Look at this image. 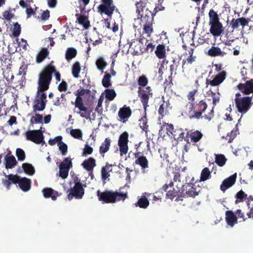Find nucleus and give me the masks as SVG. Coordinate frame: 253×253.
<instances>
[{
	"instance_id": "obj_1",
	"label": "nucleus",
	"mask_w": 253,
	"mask_h": 253,
	"mask_svg": "<svg viewBox=\"0 0 253 253\" xmlns=\"http://www.w3.org/2000/svg\"><path fill=\"white\" fill-rule=\"evenodd\" d=\"M51 61L39 74L38 82V91L44 92L48 89L51 83L53 72L55 71V67L52 65Z\"/></svg>"
},
{
	"instance_id": "obj_2",
	"label": "nucleus",
	"mask_w": 253,
	"mask_h": 253,
	"mask_svg": "<svg viewBox=\"0 0 253 253\" xmlns=\"http://www.w3.org/2000/svg\"><path fill=\"white\" fill-rule=\"evenodd\" d=\"M7 179H2L3 184L7 189H10V186L12 183L18 184L20 189L24 192L28 191L31 187V181L27 177H21L20 176L12 174L5 175Z\"/></svg>"
},
{
	"instance_id": "obj_3",
	"label": "nucleus",
	"mask_w": 253,
	"mask_h": 253,
	"mask_svg": "<svg viewBox=\"0 0 253 253\" xmlns=\"http://www.w3.org/2000/svg\"><path fill=\"white\" fill-rule=\"evenodd\" d=\"M98 200L104 203H115L121 201H124L127 197V192L123 193L117 191H108L97 192Z\"/></svg>"
},
{
	"instance_id": "obj_4",
	"label": "nucleus",
	"mask_w": 253,
	"mask_h": 253,
	"mask_svg": "<svg viewBox=\"0 0 253 253\" xmlns=\"http://www.w3.org/2000/svg\"><path fill=\"white\" fill-rule=\"evenodd\" d=\"M234 102L238 111L242 114H246L253 104L252 97H242L239 92L236 93Z\"/></svg>"
},
{
	"instance_id": "obj_5",
	"label": "nucleus",
	"mask_w": 253,
	"mask_h": 253,
	"mask_svg": "<svg viewBox=\"0 0 253 253\" xmlns=\"http://www.w3.org/2000/svg\"><path fill=\"white\" fill-rule=\"evenodd\" d=\"M189 116L190 119H200L202 118L203 113L207 109L208 105L203 100L198 103H189Z\"/></svg>"
},
{
	"instance_id": "obj_6",
	"label": "nucleus",
	"mask_w": 253,
	"mask_h": 253,
	"mask_svg": "<svg viewBox=\"0 0 253 253\" xmlns=\"http://www.w3.org/2000/svg\"><path fill=\"white\" fill-rule=\"evenodd\" d=\"M75 184L73 187H71L70 189L68 190L69 193L68 194V198L70 201L72 200L73 198L76 199H81L84 195L85 191L84 187L86 186L83 184L80 179H77L74 180Z\"/></svg>"
},
{
	"instance_id": "obj_7",
	"label": "nucleus",
	"mask_w": 253,
	"mask_h": 253,
	"mask_svg": "<svg viewBox=\"0 0 253 253\" xmlns=\"http://www.w3.org/2000/svg\"><path fill=\"white\" fill-rule=\"evenodd\" d=\"M46 94L44 92L37 91L35 99L33 101V112L43 111L47 102Z\"/></svg>"
},
{
	"instance_id": "obj_8",
	"label": "nucleus",
	"mask_w": 253,
	"mask_h": 253,
	"mask_svg": "<svg viewBox=\"0 0 253 253\" xmlns=\"http://www.w3.org/2000/svg\"><path fill=\"white\" fill-rule=\"evenodd\" d=\"M181 190L182 191V194L184 195L182 196V201L184 198H186L189 197L194 198L198 195L201 190V188L199 186H196L193 183H185V184H181Z\"/></svg>"
},
{
	"instance_id": "obj_9",
	"label": "nucleus",
	"mask_w": 253,
	"mask_h": 253,
	"mask_svg": "<svg viewBox=\"0 0 253 253\" xmlns=\"http://www.w3.org/2000/svg\"><path fill=\"white\" fill-rule=\"evenodd\" d=\"M42 127L37 130H30L25 132V135L26 139L36 144H44V135L42 130Z\"/></svg>"
},
{
	"instance_id": "obj_10",
	"label": "nucleus",
	"mask_w": 253,
	"mask_h": 253,
	"mask_svg": "<svg viewBox=\"0 0 253 253\" xmlns=\"http://www.w3.org/2000/svg\"><path fill=\"white\" fill-rule=\"evenodd\" d=\"M80 89L77 90L75 92L74 94L77 96L75 99V101L72 104H74L76 108H78L79 110V112L77 113L80 114V116L82 118H88L90 115L88 109L84 104L83 99L80 95H79Z\"/></svg>"
},
{
	"instance_id": "obj_11",
	"label": "nucleus",
	"mask_w": 253,
	"mask_h": 253,
	"mask_svg": "<svg viewBox=\"0 0 253 253\" xmlns=\"http://www.w3.org/2000/svg\"><path fill=\"white\" fill-rule=\"evenodd\" d=\"M101 3L97 7L98 12L101 14H104L111 18L116 6L113 0H101Z\"/></svg>"
},
{
	"instance_id": "obj_12",
	"label": "nucleus",
	"mask_w": 253,
	"mask_h": 253,
	"mask_svg": "<svg viewBox=\"0 0 253 253\" xmlns=\"http://www.w3.org/2000/svg\"><path fill=\"white\" fill-rule=\"evenodd\" d=\"M138 95L140 98L143 108L145 110L148 106V103L150 96L152 97L153 92L150 86H147L145 89L139 87L138 90Z\"/></svg>"
},
{
	"instance_id": "obj_13",
	"label": "nucleus",
	"mask_w": 253,
	"mask_h": 253,
	"mask_svg": "<svg viewBox=\"0 0 253 253\" xmlns=\"http://www.w3.org/2000/svg\"><path fill=\"white\" fill-rule=\"evenodd\" d=\"M140 144V143L138 145L136 144L135 145L136 151V152L133 153L134 157L136 158L134 163L136 165H139L142 170V172L145 173V169L149 168V162L145 156L141 155V152H137V149Z\"/></svg>"
},
{
	"instance_id": "obj_14",
	"label": "nucleus",
	"mask_w": 253,
	"mask_h": 253,
	"mask_svg": "<svg viewBox=\"0 0 253 253\" xmlns=\"http://www.w3.org/2000/svg\"><path fill=\"white\" fill-rule=\"evenodd\" d=\"M128 133L126 131L123 132L119 136L118 140V146L120 155L126 154L128 150Z\"/></svg>"
},
{
	"instance_id": "obj_15",
	"label": "nucleus",
	"mask_w": 253,
	"mask_h": 253,
	"mask_svg": "<svg viewBox=\"0 0 253 253\" xmlns=\"http://www.w3.org/2000/svg\"><path fill=\"white\" fill-rule=\"evenodd\" d=\"M203 136V134L201 131L190 130L187 131L186 134L185 141L188 144L192 142L195 144L201 139Z\"/></svg>"
},
{
	"instance_id": "obj_16",
	"label": "nucleus",
	"mask_w": 253,
	"mask_h": 253,
	"mask_svg": "<svg viewBox=\"0 0 253 253\" xmlns=\"http://www.w3.org/2000/svg\"><path fill=\"white\" fill-rule=\"evenodd\" d=\"M182 191L181 185H176V188H173L172 190H169L166 193V196L168 199L173 200L175 198V201H182Z\"/></svg>"
},
{
	"instance_id": "obj_17",
	"label": "nucleus",
	"mask_w": 253,
	"mask_h": 253,
	"mask_svg": "<svg viewBox=\"0 0 253 253\" xmlns=\"http://www.w3.org/2000/svg\"><path fill=\"white\" fill-rule=\"evenodd\" d=\"M243 93L249 95L253 93V80L247 81L245 83H239L237 86Z\"/></svg>"
},
{
	"instance_id": "obj_18",
	"label": "nucleus",
	"mask_w": 253,
	"mask_h": 253,
	"mask_svg": "<svg viewBox=\"0 0 253 253\" xmlns=\"http://www.w3.org/2000/svg\"><path fill=\"white\" fill-rule=\"evenodd\" d=\"M138 15V18L140 19L141 24L153 23L155 14L149 10L148 9H146Z\"/></svg>"
},
{
	"instance_id": "obj_19",
	"label": "nucleus",
	"mask_w": 253,
	"mask_h": 253,
	"mask_svg": "<svg viewBox=\"0 0 253 253\" xmlns=\"http://www.w3.org/2000/svg\"><path fill=\"white\" fill-rule=\"evenodd\" d=\"M211 94L212 97V104L213 106L212 109L209 112L208 114H205L204 116V118L205 119L210 121L212 118H213L214 116V112L213 109L214 107L216 105V104L219 103L220 101V94L219 93H216L212 91H211Z\"/></svg>"
},
{
	"instance_id": "obj_20",
	"label": "nucleus",
	"mask_w": 253,
	"mask_h": 253,
	"mask_svg": "<svg viewBox=\"0 0 253 253\" xmlns=\"http://www.w3.org/2000/svg\"><path fill=\"white\" fill-rule=\"evenodd\" d=\"M236 178L237 174L236 173H235L228 178L225 179L220 185V190L223 192H225L227 189L232 187L235 184Z\"/></svg>"
},
{
	"instance_id": "obj_21",
	"label": "nucleus",
	"mask_w": 253,
	"mask_h": 253,
	"mask_svg": "<svg viewBox=\"0 0 253 253\" xmlns=\"http://www.w3.org/2000/svg\"><path fill=\"white\" fill-rule=\"evenodd\" d=\"M226 72L223 71L217 74L212 80H207L206 84H210L212 86H218L221 84L226 78Z\"/></svg>"
},
{
	"instance_id": "obj_22",
	"label": "nucleus",
	"mask_w": 253,
	"mask_h": 253,
	"mask_svg": "<svg viewBox=\"0 0 253 253\" xmlns=\"http://www.w3.org/2000/svg\"><path fill=\"white\" fill-rule=\"evenodd\" d=\"M249 19L245 17H241L237 19H232L230 23V25L233 29H237L239 25H241L243 28L248 25Z\"/></svg>"
},
{
	"instance_id": "obj_23",
	"label": "nucleus",
	"mask_w": 253,
	"mask_h": 253,
	"mask_svg": "<svg viewBox=\"0 0 253 253\" xmlns=\"http://www.w3.org/2000/svg\"><path fill=\"white\" fill-rule=\"evenodd\" d=\"M211 26L210 31L215 37L219 36L222 33L223 26L220 22L209 24Z\"/></svg>"
},
{
	"instance_id": "obj_24",
	"label": "nucleus",
	"mask_w": 253,
	"mask_h": 253,
	"mask_svg": "<svg viewBox=\"0 0 253 253\" xmlns=\"http://www.w3.org/2000/svg\"><path fill=\"white\" fill-rule=\"evenodd\" d=\"M225 221L228 225L233 227L238 222L237 217L232 211L225 212Z\"/></svg>"
},
{
	"instance_id": "obj_25",
	"label": "nucleus",
	"mask_w": 253,
	"mask_h": 253,
	"mask_svg": "<svg viewBox=\"0 0 253 253\" xmlns=\"http://www.w3.org/2000/svg\"><path fill=\"white\" fill-rule=\"evenodd\" d=\"M5 167L6 169H11L16 166L17 162L12 155L8 154L4 157Z\"/></svg>"
},
{
	"instance_id": "obj_26",
	"label": "nucleus",
	"mask_w": 253,
	"mask_h": 253,
	"mask_svg": "<svg viewBox=\"0 0 253 253\" xmlns=\"http://www.w3.org/2000/svg\"><path fill=\"white\" fill-rule=\"evenodd\" d=\"M44 198H51L53 201L56 200L57 196H59L58 192L54 191L51 188H45L42 190Z\"/></svg>"
},
{
	"instance_id": "obj_27",
	"label": "nucleus",
	"mask_w": 253,
	"mask_h": 253,
	"mask_svg": "<svg viewBox=\"0 0 253 253\" xmlns=\"http://www.w3.org/2000/svg\"><path fill=\"white\" fill-rule=\"evenodd\" d=\"M131 110L129 107L124 105L118 112V116L121 120H125L130 117Z\"/></svg>"
},
{
	"instance_id": "obj_28",
	"label": "nucleus",
	"mask_w": 253,
	"mask_h": 253,
	"mask_svg": "<svg viewBox=\"0 0 253 253\" xmlns=\"http://www.w3.org/2000/svg\"><path fill=\"white\" fill-rule=\"evenodd\" d=\"M82 166L88 171H92L93 168L96 166L95 160L92 157H89L83 162Z\"/></svg>"
},
{
	"instance_id": "obj_29",
	"label": "nucleus",
	"mask_w": 253,
	"mask_h": 253,
	"mask_svg": "<svg viewBox=\"0 0 253 253\" xmlns=\"http://www.w3.org/2000/svg\"><path fill=\"white\" fill-rule=\"evenodd\" d=\"M111 140L109 138H106L103 142L101 143L99 147V153L100 154L104 157V154L107 152L111 146Z\"/></svg>"
},
{
	"instance_id": "obj_30",
	"label": "nucleus",
	"mask_w": 253,
	"mask_h": 253,
	"mask_svg": "<svg viewBox=\"0 0 253 253\" xmlns=\"http://www.w3.org/2000/svg\"><path fill=\"white\" fill-rule=\"evenodd\" d=\"M78 23L83 25L84 29H87L90 26V22L88 18L84 15L79 13L76 14Z\"/></svg>"
},
{
	"instance_id": "obj_31",
	"label": "nucleus",
	"mask_w": 253,
	"mask_h": 253,
	"mask_svg": "<svg viewBox=\"0 0 253 253\" xmlns=\"http://www.w3.org/2000/svg\"><path fill=\"white\" fill-rule=\"evenodd\" d=\"M47 48H42L36 56V62L40 63L42 62L49 55Z\"/></svg>"
},
{
	"instance_id": "obj_32",
	"label": "nucleus",
	"mask_w": 253,
	"mask_h": 253,
	"mask_svg": "<svg viewBox=\"0 0 253 253\" xmlns=\"http://www.w3.org/2000/svg\"><path fill=\"white\" fill-rule=\"evenodd\" d=\"M169 105L170 103L169 101L166 102L163 101V103L160 106L158 113L161 118H163L169 113L168 108Z\"/></svg>"
},
{
	"instance_id": "obj_33",
	"label": "nucleus",
	"mask_w": 253,
	"mask_h": 253,
	"mask_svg": "<svg viewBox=\"0 0 253 253\" xmlns=\"http://www.w3.org/2000/svg\"><path fill=\"white\" fill-rule=\"evenodd\" d=\"M208 54L211 57H215L218 56H223L225 53L222 51L221 49L217 46H212L208 52Z\"/></svg>"
},
{
	"instance_id": "obj_34",
	"label": "nucleus",
	"mask_w": 253,
	"mask_h": 253,
	"mask_svg": "<svg viewBox=\"0 0 253 253\" xmlns=\"http://www.w3.org/2000/svg\"><path fill=\"white\" fill-rule=\"evenodd\" d=\"M144 40V38H143L139 39L138 43L135 46V48L138 47V48H135L133 51V53L134 55H141L146 51L145 48L144 47L143 44Z\"/></svg>"
},
{
	"instance_id": "obj_35",
	"label": "nucleus",
	"mask_w": 253,
	"mask_h": 253,
	"mask_svg": "<svg viewBox=\"0 0 253 253\" xmlns=\"http://www.w3.org/2000/svg\"><path fill=\"white\" fill-rule=\"evenodd\" d=\"M77 55V50L74 47H68L65 53V59L68 62H70Z\"/></svg>"
},
{
	"instance_id": "obj_36",
	"label": "nucleus",
	"mask_w": 253,
	"mask_h": 253,
	"mask_svg": "<svg viewBox=\"0 0 253 253\" xmlns=\"http://www.w3.org/2000/svg\"><path fill=\"white\" fill-rule=\"evenodd\" d=\"M148 2V0H137L136 1V10L138 14H140L142 12L144 11V9L146 6Z\"/></svg>"
},
{
	"instance_id": "obj_37",
	"label": "nucleus",
	"mask_w": 253,
	"mask_h": 253,
	"mask_svg": "<svg viewBox=\"0 0 253 253\" xmlns=\"http://www.w3.org/2000/svg\"><path fill=\"white\" fill-rule=\"evenodd\" d=\"M73 167L72 159L70 158H65L63 161L60 164L59 168L65 169L69 171L70 169Z\"/></svg>"
},
{
	"instance_id": "obj_38",
	"label": "nucleus",
	"mask_w": 253,
	"mask_h": 253,
	"mask_svg": "<svg viewBox=\"0 0 253 253\" xmlns=\"http://www.w3.org/2000/svg\"><path fill=\"white\" fill-rule=\"evenodd\" d=\"M81 70V67L80 63L77 61L73 64L72 67V73L73 77L75 78H78L79 77Z\"/></svg>"
},
{
	"instance_id": "obj_39",
	"label": "nucleus",
	"mask_w": 253,
	"mask_h": 253,
	"mask_svg": "<svg viewBox=\"0 0 253 253\" xmlns=\"http://www.w3.org/2000/svg\"><path fill=\"white\" fill-rule=\"evenodd\" d=\"M149 205V202L147 198L145 196L142 197L138 200V201L135 204L136 207H139L140 208L146 209Z\"/></svg>"
},
{
	"instance_id": "obj_40",
	"label": "nucleus",
	"mask_w": 253,
	"mask_h": 253,
	"mask_svg": "<svg viewBox=\"0 0 253 253\" xmlns=\"http://www.w3.org/2000/svg\"><path fill=\"white\" fill-rule=\"evenodd\" d=\"M156 56L159 59H163L166 55L165 47L163 44H159L156 48L155 51Z\"/></svg>"
},
{
	"instance_id": "obj_41",
	"label": "nucleus",
	"mask_w": 253,
	"mask_h": 253,
	"mask_svg": "<svg viewBox=\"0 0 253 253\" xmlns=\"http://www.w3.org/2000/svg\"><path fill=\"white\" fill-rule=\"evenodd\" d=\"M164 129H166V133L167 134H168L169 132L171 134H173L174 127L171 124H169L166 123H164L161 127V129L159 130V134H162L163 133Z\"/></svg>"
},
{
	"instance_id": "obj_42",
	"label": "nucleus",
	"mask_w": 253,
	"mask_h": 253,
	"mask_svg": "<svg viewBox=\"0 0 253 253\" xmlns=\"http://www.w3.org/2000/svg\"><path fill=\"white\" fill-rule=\"evenodd\" d=\"M209 16L210 18L209 24L220 22L218 15L213 9L210 10Z\"/></svg>"
},
{
	"instance_id": "obj_43",
	"label": "nucleus",
	"mask_w": 253,
	"mask_h": 253,
	"mask_svg": "<svg viewBox=\"0 0 253 253\" xmlns=\"http://www.w3.org/2000/svg\"><path fill=\"white\" fill-rule=\"evenodd\" d=\"M211 177V172L208 168H204L201 173L200 181H205Z\"/></svg>"
},
{
	"instance_id": "obj_44",
	"label": "nucleus",
	"mask_w": 253,
	"mask_h": 253,
	"mask_svg": "<svg viewBox=\"0 0 253 253\" xmlns=\"http://www.w3.org/2000/svg\"><path fill=\"white\" fill-rule=\"evenodd\" d=\"M95 64L97 69L103 72V70L107 66V63L103 57H99L96 61Z\"/></svg>"
},
{
	"instance_id": "obj_45",
	"label": "nucleus",
	"mask_w": 253,
	"mask_h": 253,
	"mask_svg": "<svg viewBox=\"0 0 253 253\" xmlns=\"http://www.w3.org/2000/svg\"><path fill=\"white\" fill-rule=\"evenodd\" d=\"M35 116H33L30 121L31 125L42 123L43 116L42 115L36 113H34Z\"/></svg>"
},
{
	"instance_id": "obj_46",
	"label": "nucleus",
	"mask_w": 253,
	"mask_h": 253,
	"mask_svg": "<svg viewBox=\"0 0 253 253\" xmlns=\"http://www.w3.org/2000/svg\"><path fill=\"white\" fill-rule=\"evenodd\" d=\"M22 168L24 171L28 175H33L35 173V169L32 165L29 163H23Z\"/></svg>"
},
{
	"instance_id": "obj_47",
	"label": "nucleus",
	"mask_w": 253,
	"mask_h": 253,
	"mask_svg": "<svg viewBox=\"0 0 253 253\" xmlns=\"http://www.w3.org/2000/svg\"><path fill=\"white\" fill-rule=\"evenodd\" d=\"M111 75L107 72H105V75L102 80V84L104 87L108 88L111 85Z\"/></svg>"
},
{
	"instance_id": "obj_48",
	"label": "nucleus",
	"mask_w": 253,
	"mask_h": 253,
	"mask_svg": "<svg viewBox=\"0 0 253 253\" xmlns=\"http://www.w3.org/2000/svg\"><path fill=\"white\" fill-rule=\"evenodd\" d=\"M153 23L141 24L143 25V33L147 35L149 37L154 32L153 28Z\"/></svg>"
},
{
	"instance_id": "obj_49",
	"label": "nucleus",
	"mask_w": 253,
	"mask_h": 253,
	"mask_svg": "<svg viewBox=\"0 0 253 253\" xmlns=\"http://www.w3.org/2000/svg\"><path fill=\"white\" fill-rule=\"evenodd\" d=\"M227 159L223 154L215 155V162L219 167H223L226 163Z\"/></svg>"
},
{
	"instance_id": "obj_50",
	"label": "nucleus",
	"mask_w": 253,
	"mask_h": 253,
	"mask_svg": "<svg viewBox=\"0 0 253 253\" xmlns=\"http://www.w3.org/2000/svg\"><path fill=\"white\" fill-rule=\"evenodd\" d=\"M105 97L109 101H112L116 97L117 94L113 89H106L105 90Z\"/></svg>"
},
{
	"instance_id": "obj_51",
	"label": "nucleus",
	"mask_w": 253,
	"mask_h": 253,
	"mask_svg": "<svg viewBox=\"0 0 253 253\" xmlns=\"http://www.w3.org/2000/svg\"><path fill=\"white\" fill-rule=\"evenodd\" d=\"M238 130V128H236V129H234L230 132L227 133L225 138L228 141V143L232 142L234 139L236 137Z\"/></svg>"
},
{
	"instance_id": "obj_52",
	"label": "nucleus",
	"mask_w": 253,
	"mask_h": 253,
	"mask_svg": "<svg viewBox=\"0 0 253 253\" xmlns=\"http://www.w3.org/2000/svg\"><path fill=\"white\" fill-rule=\"evenodd\" d=\"M137 83L140 86L139 87H145L148 83V79L145 75H142L138 78Z\"/></svg>"
},
{
	"instance_id": "obj_53",
	"label": "nucleus",
	"mask_w": 253,
	"mask_h": 253,
	"mask_svg": "<svg viewBox=\"0 0 253 253\" xmlns=\"http://www.w3.org/2000/svg\"><path fill=\"white\" fill-rule=\"evenodd\" d=\"M139 125L140 128L143 131H144L146 133L148 132V125L147 124V119L145 116L143 117L139 120Z\"/></svg>"
},
{
	"instance_id": "obj_54",
	"label": "nucleus",
	"mask_w": 253,
	"mask_h": 253,
	"mask_svg": "<svg viewBox=\"0 0 253 253\" xmlns=\"http://www.w3.org/2000/svg\"><path fill=\"white\" fill-rule=\"evenodd\" d=\"M247 197V195L242 190H240L235 195V198H236L235 203L238 204L240 202H243V200L246 199Z\"/></svg>"
},
{
	"instance_id": "obj_55",
	"label": "nucleus",
	"mask_w": 253,
	"mask_h": 253,
	"mask_svg": "<svg viewBox=\"0 0 253 253\" xmlns=\"http://www.w3.org/2000/svg\"><path fill=\"white\" fill-rule=\"evenodd\" d=\"M70 134L72 137L80 140L82 139L83 133L79 129H73L71 130Z\"/></svg>"
},
{
	"instance_id": "obj_56",
	"label": "nucleus",
	"mask_w": 253,
	"mask_h": 253,
	"mask_svg": "<svg viewBox=\"0 0 253 253\" xmlns=\"http://www.w3.org/2000/svg\"><path fill=\"white\" fill-rule=\"evenodd\" d=\"M16 156L19 161H23L25 159L26 155L25 152L21 148H17L16 149Z\"/></svg>"
},
{
	"instance_id": "obj_57",
	"label": "nucleus",
	"mask_w": 253,
	"mask_h": 253,
	"mask_svg": "<svg viewBox=\"0 0 253 253\" xmlns=\"http://www.w3.org/2000/svg\"><path fill=\"white\" fill-rule=\"evenodd\" d=\"M108 163H107L106 166L102 167L101 169V176L103 179H106L110 176V174L109 173L108 170L109 169V167H111V165H109V166L108 167Z\"/></svg>"
},
{
	"instance_id": "obj_58",
	"label": "nucleus",
	"mask_w": 253,
	"mask_h": 253,
	"mask_svg": "<svg viewBox=\"0 0 253 253\" xmlns=\"http://www.w3.org/2000/svg\"><path fill=\"white\" fill-rule=\"evenodd\" d=\"M21 33V27L20 25L16 22L13 25V28L12 30V34L14 37H18Z\"/></svg>"
},
{
	"instance_id": "obj_59",
	"label": "nucleus",
	"mask_w": 253,
	"mask_h": 253,
	"mask_svg": "<svg viewBox=\"0 0 253 253\" xmlns=\"http://www.w3.org/2000/svg\"><path fill=\"white\" fill-rule=\"evenodd\" d=\"M58 146L59 150L61 152L62 155H65L68 151V146L67 144L61 141L59 144H58Z\"/></svg>"
},
{
	"instance_id": "obj_60",
	"label": "nucleus",
	"mask_w": 253,
	"mask_h": 253,
	"mask_svg": "<svg viewBox=\"0 0 253 253\" xmlns=\"http://www.w3.org/2000/svg\"><path fill=\"white\" fill-rule=\"evenodd\" d=\"M196 57L195 56H189L187 58L182 60V67L183 69L186 64H192L195 61Z\"/></svg>"
},
{
	"instance_id": "obj_61",
	"label": "nucleus",
	"mask_w": 253,
	"mask_h": 253,
	"mask_svg": "<svg viewBox=\"0 0 253 253\" xmlns=\"http://www.w3.org/2000/svg\"><path fill=\"white\" fill-rule=\"evenodd\" d=\"M197 92V89H194L189 92V93L187 95V98L190 102H188L187 104L188 105H189V103H195V94Z\"/></svg>"
},
{
	"instance_id": "obj_62",
	"label": "nucleus",
	"mask_w": 253,
	"mask_h": 253,
	"mask_svg": "<svg viewBox=\"0 0 253 253\" xmlns=\"http://www.w3.org/2000/svg\"><path fill=\"white\" fill-rule=\"evenodd\" d=\"M27 69L28 65L26 64L25 62H23L19 68L18 75L25 76L26 74Z\"/></svg>"
},
{
	"instance_id": "obj_63",
	"label": "nucleus",
	"mask_w": 253,
	"mask_h": 253,
	"mask_svg": "<svg viewBox=\"0 0 253 253\" xmlns=\"http://www.w3.org/2000/svg\"><path fill=\"white\" fill-rule=\"evenodd\" d=\"M93 152V148L88 144H85L83 149V156H86L87 155H90Z\"/></svg>"
},
{
	"instance_id": "obj_64",
	"label": "nucleus",
	"mask_w": 253,
	"mask_h": 253,
	"mask_svg": "<svg viewBox=\"0 0 253 253\" xmlns=\"http://www.w3.org/2000/svg\"><path fill=\"white\" fill-rule=\"evenodd\" d=\"M3 18L7 20H10L14 17V15L11 12L10 10L4 11L2 13Z\"/></svg>"
}]
</instances>
